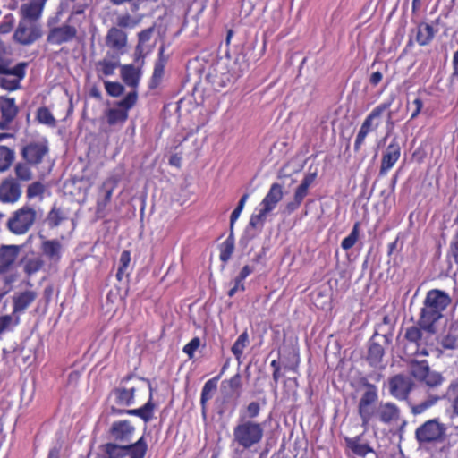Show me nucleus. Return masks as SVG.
I'll list each match as a JSON object with an SVG mask.
<instances>
[{
    "mask_svg": "<svg viewBox=\"0 0 458 458\" xmlns=\"http://www.w3.org/2000/svg\"><path fill=\"white\" fill-rule=\"evenodd\" d=\"M377 399V387L371 384H368L358 405L361 425L365 429H368L375 420H378L386 425H391L399 420V408L390 402H381L375 406Z\"/></svg>",
    "mask_w": 458,
    "mask_h": 458,
    "instance_id": "nucleus-1",
    "label": "nucleus"
},
{
    "mask_svg": "<svg viewBox=\"0 0 458 458\" xmlns=\"http://www.w3.org/2000/svg\"><path fill=\"white\" fill-rule=\"evenodd\" d=\"M264 437L261 423L240 415L233 428V443L243 450H255Z\"/></svg>",
    "mask_w": 458,
    "mask_h": 458,
    "instance_id": "nucleus-2",
    "label": "nucleus"
},
{
    "mask_svg": "<svg viewBox=\"0 0 458 458\" xmlns=\"http://www.w3.org/2000/svg\"><path fill=\"white\" fill-rule=\"evenodd\" d=\"M451 303V297L444 291L434 289L428 292L421 310L420 327L434 332V324L443 317V311Z\"/></svg>",
    "mask_w": 458,
    "mask_h": 458,
    "instance_id": "nucleus-3",
    "label": "nucleus"
},
{
    "mask_svg": "<svg viewBox=\"0 0 458 458\" xmlns=\"http://www.w3.org/2000/svg\"><path fill=\"white\" fill-rule=\"evenodd\" d=\"M28 63L20 62L13 64V57L0 62V88L14 91L21 88V82L26 75Z\"/></svg>",
    "mask_w": 458,
    "mask_h": 458,
    "instance_id": "nucleus-4",
    "label": "nucleus"
},
{
    "mask_svg": "<svg viewBox=\"0 0 458 458\" xmlns=\"http://www.w3.org/2000/svg\"><path fill=\"white\" fill-rule=\"evenodd\" d=\"M394 98L380 103L368 114L363 121L360 131L357 134L355 143H362L368 134L376 131L382 121L384 114H387L388 121L392 118V112L390 107L393 104Z\"/></svg>",
    "mask_w": 458,
    "mask_h": 458,
    "instance_id": "nucleus-5",
    "label": "nucleus"
},
{
    "mask_svg": "<svg viewBox=\"0 0 458 458\" xmlns=\"http://www.w3.org/2000/svg\"><path fill=\"white\" fill-rule=\"evenodd\" d=\"M37 216L38 211L35 208L23 206L8 220V228L14 234H24L31 228Z\"/></svg>",
    "mask_w": 458,
    "mask_h": 458,
    "instance_id": "nucleus-6",
    "label": "nucleus"
},
{
    "mask_svg": "<svg viewBox=\"0 0 458 458\" xmlns=\"http://www.w3.org/2000/svg\"><path fill=\"white\" fill-rule=\"evenodd\" d=\"M446 428L437 420L433 419L420 426L415 432L420 444L437 443L444 439Z\"/></svg>",
    "mask_w": 458,
    "mask_h": 458,
    "instance_id": "nucleus-7",
    "label": "nucleus"
},
{
    "mask_svg": "<svg viewBox=\"0 0 458 458\" xmlns=\"http://www.w3.org/2000/svg\"><path fill=\"white\" fill-rule=\"evenodd\" d=\"M411 375L420 382L424 383L429 387H435L442 384L443 377L441 374L430 370V368L426 360L412 361L410 364Z\"/></svg>",
    "mask_w": 458,
    "mask_h": 458,
    "instance_id": "nucleus-8",
    "label": "nucleus"
},
{
    "mask_svg": "<svg viewBox=\"0 0 458 458\" xmlns=\"http://www.w3.org/2000/svg\"><path fill=\"white\" fill-rule=\"evenodd\" d=\"M40 28L33 21L21 19L13 33V39L23 46L31 45L41 37Z\"/></svg>",
    "mask_w": 458,
    "mask_h": 458,
    "instance_id": "nucleus-9",
    "label": "nucleus"
},
{
    "mask_svg": "<svg viewBox=\"0 0 458 458\" xmlns=\"http://www.w3.org/2000/svg\"><path fill=\"white\" fill-rule=\"evenodd\" d=\"M78 38V30L75 26L67 23L50 28L47 36V41L50 45L60 46L71 43Z\"/></svg>",
    "mask_w": 458,
    "mask_h": 458,
    "instance_id": "nucleus-10",
    "label": "nucleus"
},
{
    "mask_svg": "<svg viewBox=\"0 0 458 458\" xmlns=\"http://www.w3.org/2000/svg\"><path fill=\"white\" fill-rule=\"evenodd\" d=\"M134 432L135 428L128 420H121L113 422L109 429L110 437L119 443H129Z\"/></svg>",
    "mask_w": 458,
    "mask_h": 458,
    "instance_id": "nucleus-11",
    "label": "nucleus"
},
{
    "mask_svg": "<svg viewBox=\"0 0 458 458\" xmlns=\"http://www.w3.org/2000/svg\"><path fill=\"white\" fill-rule=\"evenodd\" d=\"M18 114L14 98L0 96V129L5 130Z\"/></svg>",
    "mask_w": 458,
    "mask_h": 458,
    "instance_id": "nucleus-12",
    "label": "nucleus"
},
{
    "mask_svg": "<svg viewBox=\"0 0 458 458\" xmlns=\"http://www.w3.org/2000/svg\"><path fill=\"white\" fill-rule=\"evenodd\" d=\"M38 293L32 289L18 291L13 295V314L20 317L34 301Z\"/></svg>",
    "mask_w": 458,
    "mask_h": 458,
    "instance_id": "nucleus-13",
    "label": "nucleus"
},
{
    "mask_svg": "<svg viewBox=\"0 0 458 458\" xmlns=\"http://www.w3.org/2000/svg\"><path fill=\"white\" fill-rule=\"evenodd\" d=\"M167 61L168 58L165 55V46L162 45L159 47L157 58L154 63L152 75L148 81L149 89H156L161 85L163 78L165 76V69Z\"/></svg>",
    "mask_w": 458,
    "mask_h": 458,
    "instance_id": "nucleus-14",
    "label": "nucleus"
},
{
    "mask_svg": "<svg viewBox=\"0 0 458 458\" xmlns=\"http://www.w3.org/2000/svg\"><path fill=\"white\" fill-rule=\"evenodd\" d=\"M47 1V0H30L28 3L22 4L20 8L21 19L30 21L38 20L42 15Z\"/></svg>",
    "mask_w": 458,
    "mask_h": 458,
    "instance_id": "nucleus-15",
    "label": "nucleus"
},
{
    "mask_svg": "<svg viewBox=\"0 0 458 458\" xmlns=\"http://www.w3.org/2000/svg\"><path fill=\"white\" fill-rule=\"evenodd\" d=\"M389 385L391 394L399 400L405 399L412 386L411 379L402 375L394 377Z\"/></svg>",
    "mask_w": 458,
    "mask_h": 458,
    "instance_id": "nucleus-16",
    "label": "nucleus"
},
{
    "mask_svg": "<svg viewBox=\"0 0 458 458\" xmlns=\"http://www.w3.org/2000/svg\"><path fill=\"white\" fill-rule=\"evenodd\" d=\"M284 196L283 186L279 183H273L260 203V208L268 214L273 211Z\"/></svg>",
    "mask_w": 458,
    "mask_h": 458,
    "instance_id": "nucleus-17",
    "label": "nucleus"
},
{
    "mask_svg": "<svg viewBox=\"0 0 458 458\" xmlns=\"http://www.w3.org/2000/svg\"><path fill=\"white\" fill-rule=\"evenodd\" d=\"M106 44L108 47L123 53L127 45V33L117 27H112L106 36Z\"/></svg>",
    "mask_w": 458,
    "mask_h": 458,
    "instance_id": "nucleus-18",
    "label": "nucleus"
},
{
    "mask_svg": "<svg viewBox=\"0 0 458 458\" xmlns=\"http://www.w3.org/2000/svg\"><path fill=\"white\" fill-rule=\"evenodd\" d=\"M21 197V189L13 179L5 180L0 184V201L14 203Z\"/></svg>",
    "mask_w": 458,
    "mask_h": 458,
    "instance_id": "nucleus-19",
    "label": "nucleus"
},
{
    "mask_svg": "<svg viewBox=\"0 0 458 458\" xmlns=\"http://www.w3.org/2000/svg\"><path fill=\"white\" fill-rule=\"evenodd\" d=\"M149 389L148 401L140 408L126 410L123 412L129 415H134L140 417L145 422H149L153 419V412L155 404L152 402L153 399V388L149 381H146Z\"/></svg>",
    "mask_w": 458,
    "mask_h": 458,
    "instance_id": "nucleus-20",
    "label": "nucleus"
},
{
    "mask_svg": "<svg viewBox=\"0 0 458 458\" xmlns=\"http://www.w3.org/2000/svg\"><path fill=\"white\" fill-rule=\"evenodd\" d=\"M142 72L141 69L133 64L121 66V78L123 81L132 89H137L140 84Z\"/></svg>",
    "mask_w": 458,
    "mask_h": 458,
    "instance_id": "nucleus-21",
    "label": "nucleus"
},
{
    "mask_svg": "<svg viewBox=\"0 0 458 458\" xmlns=\"http://www.w3.org/2000/svg\"><path fill=\"white\" fill-rule=\"evenodd\" d=\"M437 30L427 22H420L415 30V40L420 47L429 45L436 36Z\"/></svg>",
    "mask_w": 458,
    "mask_h": 458,
    "instance_id": "nucleus-22",
    "label": "nucleus"
},
{
    "mask_svg": "<svg viewBox=\"0 0 458 458\" xmlns=\"http://www.w3.org/2000/svg\"><path fill=\"white\" fill-rule=\"evenodd\" d=\"M18 256V248L13 245L0 248V273L7 271L15 262Z\"/></svg>",
    "mask_w": 458,
    "mask_h": 458,
    "instance_id": "nucleus-23",
    "label": "nucleus"
},
{
    "mask_svg": "<svg viewBox=\"0 0 458 458\" xmlns=\"http://www.w3.org/2000/svg\"><path fill=\"white\" fill-rule=\"evenodd\" d=\"M119 64L120 63L118 58H115L114 60L104 58L98 61L95 65L97 77L99 80H104L105 77L114 75Z\"/></svg>",
    "mask_w": 458,
    "mask_h": 458,
    "instance_id": "nucleus-24",
    "label": "nucleus"
},
{
    "mask_svg": "<svg viewBox=\"0 0 458 458\" xmlns=\"http://www.w3.org/2000/svg\"><path fill=\"white\" fill-rule=\"evenodd\" d=\"M43 254L51 262H57L62 256V245L57 240H44L41 245Z\"/></svg>",
    "mask_w": 458,
    "mask_h": 458,
    "instance_id": "nucleus-25",
    "label": "nucleus"
},
{
    "mask_svg": "<svg viewBox=\"0 0 458 458\" xmlns=\"http://www.w3.org/2000/svg\"><path fill=\"white\" fill-rule=\"evenodd\" d=\"M47 153V145H24L22 154L30 163L38 164Z\"/></svg>",
    "mask_w": 458,
    "mask_h": 458,
    "instance_id": "nucleus-26",
    "label": "nucleus"
},
{
    "mask_svg": "<svg viewBox=\"0 0 458 458\" xmlns=\"http://www.w3.org/2000/svg\"><path fill=\"white\" fill-rule=\"evenodd\" d=\"M400 157V148L398 145H389L383 156L380 173L385 174L390 170Z\"/></svg>",
    "mask_w": 458,
    "mask_h": 458,
    "instance_id": "nucleus-27",
    "label": "nucleus"
},
{
    "mask_svg": "<svg viewBox=\"0 0 458 458\" xmlns=\"http://www.w3.org/2000/svg\"><path fill=\"white\" fill-rule=\"evenodd\" d=\"M134 392L135 389L130 388H117L113 391V396L114 397L115 403L119 405L129 406L134 402Z\"/></svg>",
    "mask_w": 458,
    "mask_h": 458,
    "instance_id": "nucleus-28",
    "label": "nucleus"
},
{
    "mask_svg": "<svg viewBox=\"0 0 458 458\" xmlns=\"http://www.w3.org/2000/svg\"><path fill=\"white\" fill-rule=\"evenodd\" d=\"M128 458H144L148 445L141 437L136 443L131 445H125Z\"/></svg>",
    "mask_w": 458,
    "mask_h": 458,
    "instance_id": "nucleus-29",
    "label": "nucleus"
},
{
    "mask_svg": "<svg viewBox=\"0 0 458 458\" xmlns=\"http://www.w3.org/2000/svg\"><path fill=\"white\" fill-rule=\"evenodd\" d=\"M155 30V26H151L148 29H145L138 33V43L135 47V52L140 56L144 57V49L147 43L151 39L152 35Z\"/></svg>",
    "mask_w": 458,
    "mask_h": 458,
    "instance_id": "nucleus-30",
    "label": "nucleus"
},
{
    "mask_svg": "<svg viewBox=\"0 0 458 458\" xmlns=\"http://www.w3.org/2000/svg\"><path fill=\"white\" fill-rule=\"evenodd\" d=\"M347 446L357 455L364 457L372 449L366 443H361L360 437L346 438Z\"/></svg>",
    "mask_w": 458,
    "mask_h": 458,
    "instance_id": "nucleus-31",
    "label": "nucleus"
},
{
    "mask_svg": "<svg viewBox=\"0 0 458 458\" xmlns=\"http://www.w3.org/2000/svg\"><path fill=\"white\" fill-rule=\"evenodd\" d=\"M107 458H128L126 446L114 443H107L103 446Z\"/></svg>",
    "mask_w": 458,
    "mask_h": 458,
    "instance_id": "nucleus-32",
    "label": "nucleus"
},
{
    "mask_svg": "<svg viewBox=\"0 0 458 458\" xmlns=\"http://www.w3.org/2000/svg\"><path fill=\"white\" fill-rule=\"evenodd\" d=\"M142 20V15H139L136 17L131 16L130 13H125L118 15L116 18V25L119 29H133L135 28Z\"/></svg>",
    "mask_w": 458,
    "mask_h": 458,
    "instance_id": "nucleus-33",
    "label": "nucleus"
},
{
    "mask_svg": "<svg viewBox=\"0 0 458 458\" xmlns=\"http://www.w3.org/2000/svg\"><path fill=\"white\" fill-rule=\"evenodd\" d=\"M131 262V254L128 250H123L119 259V267L116 273L118 281H123L129 276V265Z\"/></svg>",
    "mask_w": 458,
    "mask_h": 458,
    "instance_id": "nucleus-34",
    "label": "nucleus"
},
{
    "mask_svg": "<svg viewBox=\"0 0 458 458\" xmlns=\"http://www.w3.org/2000/svg\"><path fill=\"white\" fill-rule=\"evenodd\" d=\"M250 343L247 331L242 332L232 346V352L235 359L240 360L245 348Z\"/></svg>",
    "mask_w": 458,
    "mask_h": 458,
    "instance_id": "nucleus-35",
    "label": "nucleus"
},
{
    "mask_svg": "<svg viewBox=\"0 0 458 458\" xmlns=\"http://www.w3.org/2000/svg\"><path fill=\"white\" fill-rule=\"evenodd\" d=\"M20 323V318L13 313L0 317V335L13 330Z\"/></svg>",
    "mask_w": 458,
    "mask_h": 458,
    "instance_id": "nucleus-36",
    "label": "nucleus"
},
{
    "mask_svg": "<svg viewBox=\"0 0 458 458\" xmlns=\"http://www.w3.org/2000/svg\"><path fill=\"white\" fill-rule=\"evenodd\" d=\"M14 159V152L4 145H0V172L6 171Z\"/></svg>",
    "mask_w": 458,
    "mask_h": 458,
    "instance_id": "nucleus-37",
    "label": "nucleus"
},
{
    "mask_svg": "<svg viewBox=\"0 0 458 458\" xmlns=\"http://www.w3.org/2000/svg\"><path fill=\"white\" fill-rule=\"evenodd\" d=\"M106 117L109 124L124 123L128 118V112L123 108L117 106V108L109 109Z\"/></svg>",
    "mask_w": 458,
    "mask_h": 458,
    "instance_id": "nucleus-38",
    "label": "nucleus"
},
{
    "mask_svg": "<svg viewBox=\"0 0 458 458\" xmlns=\"http://www.w3.org/2000/svg\"><path fill=\"white\" fill-rule=\"evenodd\" d=\"M384 349L379 344L373 343L369 348L368 360L372 366H377L383 358Z\"/></svg>",
    "mask_w": 458,
    "mask_h": 458,
    "instance_id": "nucleus-39",
    "label": "nucleus"
},
{
    "mask_svg": "<svg viewBox=\"0 0 458 458\" xmlns=\"http://www.w3.org/2000/svg\"><path fill=\"white\" fill-rule=\"evenodd\" d=\"M36 118L40 123L51 127L55 126L56 121L50 110L46 106H41L37 110Z\"/></svg>",
    "mask_w": 458,
    "mask_h": 458,
    "instance_id": "nucleus-40",
    "label": "nucleus"
},
{
    "mask_svg": "<svg viewBox=\"0 0 458 458\" xmlns=\"http://www.w3.org/2000/svg\"><path fill=\"white\" fill-rule=\"evenodd\" d=\"M138 100L137 89H132L129 92L122 100L117 103V106L123 108L125 111H129L132 108Z\"/></svg>",
    "mask_w": 458,
    "mask_h": 458,
    "instance_id": "nucleus-41",
    "label": "nucleus"
},
{
    "mask_svg": "<svg viewBox=\"0 0 458 458\" xmlns=\"http://www.w3.org/2000/svg\"><path fill=\"white\" fill-rule=\"evenodd\" d=\"M65 218L66 217L61 209L53 208L52 210L48 213L47 220L49 226L56 227L64 220H65Z\"/></svg>",
    "mask_w": 458,
    "mask_h": 458,
    "instance_id": "nucleus-42",
    "label": "nucleus"
},
{
    "mask_svg": "<svg viewBox=\"0 0 458 458\" xmlns=\"http://www.w3.org/2000/svg\"><path fill=\"white\" fill-rule=\"evenodd\" d=\"M105 89L111 97H120L124 92V87L117 81H104Z\"/></svg>",
    "mask_w": 458,
    "mask_h": 458,
    "instance_id": "nucleus-43",
    "label": "nucleus"
},
{
    "mask_svg": "<svg viewBox=\"0 0 458 458\" xmlns=\"http://www.w3.org/2000/svg\"><path fill=\"white\" fill-rule=\"evenodd\" d=\"M43 266V261L40 258H30L26 259L24 263V271L28 275H33L38 272Z\"/></svg>",
    "mask_w": 458,
    "mask_h": 458,
    "instance_id": "nucleus-44",
    "label": "nucleus"
},
{
    "mask_svg": "<svg viewBox=\"0 0 458 458\" xmlns=\"http://www.w3.org/2000/svg\"><path fill=\"white\" fill-rule=\"evenodd\" d=\"M216 389V382L214 379L208 380L201 391V403L204 404L207 401L210 400Z\"/></svg>",
    "mask_w": 458,
    "mask_h": 458,
    "instance_id": "nucleus-45",
    "label": "nucleus"
},
{
    "mask_svg": "<svg viewBox=\"0 0 458 458\" xmlns=\"http://www.w3.org/2000/svg\"><path fill=\"white\" fill-rule=\"evenodd\" d=\"M358 226H359L358 224H355L351 233L347 237L343 239V241L341 242V247L344 250H348L351 248H352L354 246V244L356 243V242L358 241V237H359Z\"/></svg>",
    "mask_w": 458,
    "mask_h": 458,
    "instance_id": "nucleus-46",
    "label": "nucleus"
},
{
    "mask_svg": "<svg viewBox=\"0 0 458 458\" xmlns=\"http://www.w3.org/2000/svg\"><path fill=\"white\" fill-rule=\"evenodd\" d=\"M114 5H122L129 4L131 11L135 13L141 6L147 4L150 0H109Z\"/></svg>",
    "mask_w": 458,
    "mask_h": 458,
    "instance_id": "nucleus-47",
    "label": "nucleus"
},
{
    "mask_svg": "<svg viewBox=\"0 0 458 458\" xmlns=\"http://www.w3.org/2000/svg\"><path fill=\"white\" fill-rule=\"evenodd\" d=\"M234 250L233 241L228 237L222 244L220 259L226 262L232 256Z\"/></svg>",
    "mask_w": 458,
    "mask_h": 458,
    "instance_id": "nucleus-48",
    "label": "nucleus"
},
{
    "mask_svg": "<svg viewBox=\"0 0 458 458\" xmlns=\"http://www.w3.org/2000/svg\"><path fill=\"white\" fill-rule=\"evenodd\" d=\"M248 198H249V194H247V193L244 194L241 198V199H240L237 207L235 208V209L232 212L231 217H230L231 227L233 226L234 223L237 221V219L241 216V213H242V209H243V208H244V206L246 204V201H247Z\"/></svg>",
    "mask_w": 458,
    "mask_h": 458,
    "instance_id": "nucleus-49",
    "label": "nucleus"
},
{
    "mask_svg": "<svg viewBox=\"0 0 458 458\" xmlns=\"http://www.w3.org/2000/svg\"><path fill=\"white\" fill-rule=\"evenodd\" d=\"M16 176L22 181H30L32 177L31 171L27 165L18 164L15 167Z\"/></svg>",
    "mask_w": 458,
    "mask_h": 458,
    "instance_id": "nucleus-50",
    "label": "nucleus"
},
{
    "mask_svg": "<svg viewBox=\"0 0 458 458\" xmlns=\"http://www.w3.org/2000/svg\"><path fill=\"white\" fill-rule=\"evenodd\" d=\"M267 215L268 213L264 212V209L260 208L258 214L251 216L250 225L252 227H262Z\"/></svg>",
    "mask_w": 458,
    "mask_h": 458,
    "instance_id": "nucleus-51",
    "label": "nucleus"
},
{
    "mask_svg": "<svg viewBox=\"0 0 458 458\" xmlns=\"http://www.w3.org/2000/svg\"><path fill=\"white\" fill-rule=\"evenodd\" d=\"M200 346V340L199 337L192 338L184 347L183 352L192 359L196 350Z\"/></svg>",
    "mask_w": 458,
    "mask_h": 458,
    "instance_id": "nucleus-52",
    "label": "nucleus"
},
{
    "mask_svg": "<svg viewBox=\"0 0 458 458\" xmlns=\"http://www.w3.org/2000/svg\"><path fill=\"white\" fill-rule=\"evenodd\" d=\"M14 20L12 15L5 16L0 22V34H8L13 29Z\"/></svg>",
    "mask_w": 458,
    "mask_h": 458,
    "instance_id": "nucleus-53",
    "label": "nucleus"
},
{
    "mask_svg": "<svg viewBox=\"0 0 458 458\" xmlns=\"http://www.w3.org/2000/svg\"><path fill=\"white\" fill-rule=\"evenodd\" d=\"M260 406L257 402H251L248 404L245 413L241 412L240 415H245L249 420H252L259 414Z\"/></svg>",
    "mask_w": 458,
    "mask_h": 458,
    "instance_id": "nucleus-54",
    "label": "nucleus"
},
{
    "mask_svg": "<svg viewBox=\"0 0 458 458\" xmlns=\"http://www.w3.org/2000/svg\"><path fill=\"white\" fill-rule=\"evenodd\" d=\"M405 337L410 342L417 343L421 338V332L416 327H410L405 332Z\"/></svg>",
    "mask_w": 458,
    "mask_h": 458,
    "instance_id": "nucleus-55",
    "label": "nucleus"
},
{
    "mask_svg": "<svg viewBox=\"0 0 458 458\" xmlns=\"http://www.w3.org/2000/svg\"><path fill=\"white\" fill-rule=\"evenodd\" d=\"M45 188L44 185L40 182H34L29 186L27 191V195L29 198H34L39 196L43 193Z\"/></svg>",
    "mask_w": 458,
    "mask_h": 458,
    "instance_id": "nucleus-56",
    "label": "nucleus"
},
{
    "mask_svg": "<svg viewBox=\"0 0 458 458\" xmlns=\"http://www.w3.org/2000/svg\"><path fill=\"white\" fill-rule=\"evenodd\" d=\"M435 403V400H428L424 401L417 405H414L412 407V412L414 414H421L424 412L427 409L431 407Z\"/></svg>",
    "mask_w": 458,
    "mask_h": 458,
    "instance_id": "nucleus-57",
    "label": "nucleus"
},
{
    "mask_svg": "<svg viewBox=\"0 0 458 458\" xmlns=\"http://www.w3.org/2000/svg\"><path fill=\"white\" fill-rule=\"evenodd\" d=\"M412 105L415 106V109L412 111L411 114V119L416 118L421 112V109L423 107V101L420 98H416Z\"/></svg>",
    "mask_w": 458,
    "mask_h": 458,
    "instance_id": "nucleus-58",
    "label": "nucleus"
},
{
    "mask_svg": "<svg viewBox=\"0 0 458 458\" xmlns=\"http://www.w3.org/2000/svg\"><path fill=\"white\" fill-rule=\"evenodd\" d=\"M382 79H383V74L381 72H379V71L374 72L369 76V83L373 87H376L381 82Z\"/></svg>",
    "mask_w": 458,
    "mask_h": 458,
    "instance_id": "nucleus-59",
    "label": "nucleus"
},
{
    "mask_svg": "<svg viewBox=\"0 0 458 458\" xmlns=\"http://www.w3.org/2000/svg\"><path fill=\"white\" fill-rule=\"evenodd\" d=\"M308 194V189L299 185L295 191L294 198L297 199V202H302L303 199Z\"/></svg>",
    "mask_w": 458,
    "mask_h": 458,
    "instance_id": "nucleus-60",
    "label": "nucleus"
},
{
    "mask_svg": "<svg viewBox=\"0 0 458 458\" xmlns=\"http://www.w3.org/2000/svg\"><path fill=\"white\" fill-rule=\"evenodd\" d=\"M451 250L456 261H458V234L454 236L451 242Z\"/></svg>",
    "mask_w": 458,
    "mask_h": 458,
    "instance_id": "nucleus-61",
    "label": "nucleus"
},
{
    "mask_svg": "<svg viewBox=\"0 0 458 458\" xmlns=\"http://www.w3.org/2000/svg\"><path fill=\"white\" fill-rule=\"evenodd\" d=\"M314 179L315 174H310L304 177L300 185L309 190V187L313 182Z\"/></svg>",
    "mask_w": 458,
    "mask_h": 458,
    "instance_id": "nucleus-62",
    "label": "nucleus"
},
{
    "mask_svg": "<svg viewBox=\"0 0 458 458\" xmlns=\"http://www.w3.org/2000/svg\"><path fill=\"white\" fill-rule=\"evenodd\" d=\"M253 272V267L249 266V265H246L244 266L240 274L237 276L238 277L242 278V279H245L247 276H249L251 273Z\"/></svg>",
    "mask_w": 458,
    "mask_h": 458,
    "instance_id": "nucleus-63",
    "label": "nucleus"
},
{
    "mask_svg": "<svg viewBox=\"0 0 458 458\" xmlns=\"http://www.w3.org/2000/svg\"><path fill=\"white\" fill-rule=\"evenodd\" d=\"M181 161H182V157H181V155H179L177 153L172 155L169 157V165H171L173 166H175V167H180L181 166Z\"/></svg>",
    "mask_w": 458,
    "mask_h": 458,
    "instance_id": "nucleus-64",
    "label": "nucleus"
}]
</instances>
